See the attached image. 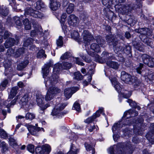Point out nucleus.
Here are the masks:
<instances>
[{"label": "nucleus", "instance_id": "obj_63", "mask_svg": "<svg viewBox=\"0 0 154 154\" xmlns=\"http://www.w3.org/2000/svg\"><path fill=\"white\" fill-rule=\"evenodd\" d=\"M57 44L58 46H62L63 44V37L60 36L58 39L57 40Z\"/></svg>", "mask_w": 154, "mask_h": 154}, {"label": "nucleus", "instance_id": "obj_52", "mask_svg": "<svg viewBox=\"0 0 154 154\" xmlns=\"http://www.w3.org/2000/svg\"><path fill=\"white\" fill-rule=\"evenodd\" d=\"M0 135L2 138L5 139L8 137L7 133L2 128L0 129Z\"/></svg>", "mask_w": 154, "mask_h": 154}, {"label": "nucleus", "instance_id": "obj_24", "mask_svg": "<svg viewBox=\"0 0 154 154\" xmlns=\"http://www.w3.org/2000/svg\"><path fill=\"white\" fill-rule=\"evenodd\" d=\"M112 83L114 86V87L115 88V89L118 92H119L121 90V88L119 85V83L118 82L117 79L115 77L112 78L111 79H110Z\"/></svg>", "mask_w": 154, "mask_h": 154}, {"label": "nucleus", "instance_id": "obj_11", "mask_svg": "<svg viewBox=\"0 0 154 154\" xmlns=\"http://www.w3.org/2000/svg\"><path fill=\"white\" fill-rule=\"evenodd\" d=\"M5 68V74L9 79L13 76V69L11 68V62L9 61H6L4 63Z\"/></svg>", "mask_w": 154, "mask_h": 154}, {"label": "nucleus", "instance_id": "obj_32", "mask_svg": "<svg viewBox=\"0 0 154 154\" xmlns=\"http://www.w3.org/2000/svg\"><path fill=\"white\" fill-rule=\"evenodd\" d=\"M63 65L62 64L58 63L55 65L53 68V74H56L58 75L57 74L60 70L63 69Z\"/></svg>", "mask_w": 154, "mask_h": 154}, {"label": "nucleus", "instance_id": "obj_8", "mask_svg": "<svg viewBox=\"0 0 154 154\" xmlns=\"http://www.w3.org/2000/svg\"><path fill=\"white\" fill-rule=\"evenodd\" d=\"M61 90L55 87H50L47 92L45 97V99L46 101H50L52 99L55 95L60 93Z\"/></svg>", "mask_w": 154, "mask_h": 154}, {"label": "nucleus", "instance_id": "obj_59", "mask_svg": "<svg viewBox=\"0 0 154 154\" xmlns=\"http://www.w3.org/2000/svg\"><path fill=\"white\" fill-rule=\"evenodd\" d=\"M63 69H68L70 68L72 66L71 63L68 62H64L63 64Z\"/></svg>", "mask_w": 154, "mask_h": 154}, {"label": "nucleus", "instance_id": "obj_41", "mask_svg": "<svg viewBox=\"0 0 154 154\" xmlns=\"http://www.w3.org/2000/svg\"><path fill=\"white\" fill-rule=\"evenodd\" d=\"M140 39L143 42L147 45L149 46L151 45V43L152 42V40L151 38L147 37H146V38L144 37L142 38V37L141 36Z\"/></svg>", "mask_w": 154, "mask_h": 154}, {"label": "nucleus", "instance_id": "obj_42", "mask_svg": "<svg viewBox=\"0 0 154 154\" xmlns=\"http://www.w3.org/2000/svg\"><path fill=\"white\" fill-rule=\"evenodd\" d=\"M8 83V81L7 79H5L2 81L0 85V90L2 91L6 88Z\"/></svg>", "mask_w": 154, "mask_h": 154}, {"label": "nucleus", "instance_id": "obj_30", "mask_svg": "<svg viewBox=\"0 0 154 154\" xmlns=\"http://www.w3.org/2000/svg\"><path fill=\"white\" fill-rule=\"evenodd\" d=\"M106 64L108 66L116 70L118 69L119 66V64L117 62L111 60L107 61Z\"/></svg>", "mask_w": 154, "mask_h": 154}, {"label": "nucleus", "instance_id": "obj_48", "mask_svg": "<svg viewBox=\"0 0 154 154\" xmlns=\"http://www.w3.org/2000/svg\"><path fill=\"white\" fill-rule=\"evenodd\" d=\"M74 77L75 79L77 81L81 80L83 79V76L79 72H76L74 73Z\"/></svg>", "mask_w": 154, "mask_h": 154}, {"label": "nucleus", "instance_id": "obj_14", "mask_svg": "<svg viewBox=\"0 0 154 154\" xmlns=\"http://www.w3.org/2000/svg\"><path fill=\"white\" fill-rule=\"evenodd\" d=\"M138 5L134 6L132 5H122L119 8V10L123 14H127L131 11L132 9H135L138 8Z\"/></svg>", "mask_w": 154, "mask_h": 154}, {"label": "nucleus", "instance_id": "obj_35", "mask_svg": "<svg viewBox=\"0 0 154 154\" xmlns=\"http://www.w3.org/2000/svg\"><path fill=\"white\" fill-rule=\"evenodd\" d=\"M23 22L26 30H30L31 28V25L30 22L27 18H26L23 20Z\"/></svg>", "mask_w": 154, "mask_h": 154}, {"label": "nucleus", "instance_id": "obj_22", "mask_svg": "<svg viewBox=\"0 0 154 154\" xmlns=\"http://www.w3.org/2000/svg\"><path fill=\"white\" fill-rule=\"evenodd\" d=\"M106 39L107 42L110 45H112L113 47L118 44V41L115 39V37L112 35L106 36Z\"/></svg>", "mask_w": 154, "mask_h": 154}, {"label": "nucleus", "instance_id": "obj_15", "mask_svg": "<svg viewBox=\"0 0 154 154\" xmlns=\"http://www.w3.org/2000/svg\"><path fill=\"white\" fill-rule=\"evenodd\" d=\"M123 148L126 149V151L125 152H122V150H120L118 151L117 154H131L134 150L133 147L132 146L130 143L127 142L125 143H124Z\"/></svg>", "mask_w": 154, "mask_h": 154}, {"label": "nucleus", "instance_id": "obj_13", "mask_svg": "<svg viewBox=\"0 0 154 154\" xmlns=\"http://www.w3.org/2000/svg\"><path fill=\"white\" fill-rule=\"evenodd\" d=\"M19 42V38L18 36L15 37V39L14 38H10L7 39L4 43V46L6 48H8L14 45H17Z\"/></svg>", "mask_w": 154, "mask_h": 154}, {"label": "nucleus", "instance_id": "obj_64", "mask_svg": "<svg viewBox=\"0 0 154 154\" xmlns=\"http://www.w3.org/2000/svg\"><path fill=\"white\" fill-rule=\"evenodd\" d=\"M27 150L30 152L33 153L34 152V146L32 144H29L27 147Z\"/></svg>", "mask_w": 154, "mask_h": 154}, {"label": "nucleus", "instance_id": "obj_9", "mask_svg": "<svg viewBox=\"0 0 154 154\" xmlns=\"http://www.w3.org/2000/svg\"><path fill=\"white\" fill-rule=\"evenodd\" d=\"M143 62L150 68L154 67V58L146 54H143L142 56Z\"/></svg>", "mask_w": 154, "mask_h": 154}, {"label": "nucleus", "instance_id": "obj_60", "mask_svg": "<svg viewBox=\"0 0 154 154\" xmlns=\"http://www.w3.org/2000/svg\"><path fill=\"white\" fill-rule=\"evenodd\" d=\"M72 109L79 112L80 110V106L79 104L76 102H75L73 105Z\"/></svg>", "mask_w": 154, "mask_h": 154}, {"label": "nucleus", "instance_id": "obj_19", "mask_svg": "<svg viewBox=\"0 0 154 154\" xmlns=\"http://www.w3.org/2000/svg\"><path fill=\"white\" fill-rule=\"evenodd\" d=\"M69 24L71 26H75L77 25L78 22V18L74 15H70L68 19Z\"/></svg>", "mask_w": 154, "mask_h": 154}, {"label": "nucleus", "instance_id": "obj_33", "mask_svg": "<svg viewBox=\"0 0 154 154\" xmlns=\"http://www.w3.org/2000/svg\"><path fill=\"white\" fill-rule=\"evenodd\" d=\"M23 15H21L20 17L17 16L14 17L13 19V22L17 26H20L22 24L21 20L24 19L23 18Z\"/></svg>", "mask_w": 154, "mask_h": 154}, {"label": "nucleus", "instance_id": "obj_21", "mask_svg": "<svg viewBox=\"0 0 154 154\" xmlns=\"http://www.w3.org/2000/svg\"><path fill=\"white\" fill-rule=\"evenodd\" d=\"M77 88H66L64 90V95L66 98L68 99L71 97L72 95L76 92L78 90Z\"/></svg>", "mask_w": 154, "mask_h": 154}, {"label": "nucleus", "instance_id": "obj_55", "mask_svg": "<svg viewBox=\"0 0 154 154\" xmlns=\"http://www.w3.org/2000/svg\"><path fill=\"white\" fill-rule=\"evenodd\" d=\"M85 146L86 147V149L87 151H90L92 150V154H94L95 153L94 149L93 148L91 145L88 144L87 143H85Z\"/></svg>", "mask_w": 154, "mask_h": 154}, {"label": "nucleus", "instance_id": "obj_26", "mask_svg": "<svg viewBox=\"0 0 154 154\" xmlns=\"http://www.w3.org/2000/svg\"><path fill=\"white\" fill-rule=\"evenodd\" d=\"M25 49L24 48H20L15 50L14 57L17 58L22 56L25 53Z\"/></svg>", "mask_w": 154, "mask_h": 154}, {"label": "nucleus", "instance_id": "obj_28", "mask_svg": "<svg viewBox=\"0 0 154 154\" xmlns=\"http://www.w3.org/2000/svg\"><path fill=\"white\" fill-rule=\"evenodd\" d=\"M3 37L5 39L7 38L11 35V33L7 31H5V28L2 26L0 23V34H3Z\"/></svg>", "mask_w": 154, "mask_h": 154}, {"label": "nucleus", "instance_id": "obj_57", "mask_svg": "<svg viewBox=\"0 0 154 154\" xmlns=\"http://www.w3.org/2000/svg\"><path fill=\"white\" fill-rule=\"evenodd\" d=\"M15 50L12 48L8 49L6 53V55L8 56H12L14 57Z\"/></svg>", "mask_w": 154, "mask_h": 154}, {"label": "nucleus", "instance_id": "obj_47", "mask_svg": "<svg viewBox=\"0 0 154 154\" xmlns=\"http://www.w3.org/2000/svg\"><path fill=\"white\" fill-rule=\"evenodd\" d=\"M130 77V75L126 73L125 71H122L121 72V79L125 82L128 77Z\"/></svg>", "mask_w": 154, "mask_h": 154}, {"label": "nucleus", "instance_id": "obj_12", "mask_svg": "<svg viewBox=\"0 0 154 154\" xmlns=\"http://www.w3.org/2000/svg\"><path fill=\"white\" fill-rule=\"evenodd\" d=\"M51 151V146L47 144H45L42 147H38L36 148L35 149L36 154H44L45 152H46L48 153Z\"/></svg>", "mask_w": 154, "mask_h": 154}, {"label": "nucleus", "instance_id": "obj_2", "mask_svg": "<svg viewBox=\"0 0 154 154\" xmlns=\"http://www.w3.org/2000/svg\"><path fill=\"white\" fill-rule=\"evenodd\" d=\"M53 65L52 61L50 60L48 63L45 64L44 67L42 68L43 77L45 79L44 82L45 86L47 88L51 85H53L58 82L59 81V77L56 74H53L48 79L46 78L49 72V68L52 66Z\"/></svg>", "mask_w": 154, "mask_h": 154}, {"label": "nucleus", "instance_id": "obj_36", "mask_svg": "<svg viewBox=\"0 0 154 154\" xmlns=\"http://www.w3.org/2000/svg\"><path fill=\"white\" fill-rule=\"evenodd\" d=\"M104 11L107 18L109 19H112L114 14L112 11H111L108 8H106L105 10Z\"/></svg>", "mask_w": 154, "mask_h": 154}, {"label": "nucleus", "instance_id": "obj_18", "mask_svg": "<svg viewBox=\"0 0 154 154\" xmlns=\"http://www.w3.org/2000/svg\"><path fill=\"white\" fill-rule=\"evenodd\" d=\"M38 124H35V126L31 125H29L28 127V130L30 133L32 135H35L39 131L42 130L44 131V129L43 128H40L37 127Z\"/></svg>", "mask_w": 154, "mask_h": 154}, {"label": "nucleus", "instance_id": "obj_4", "mask_svg": "<svg viewBox=\"0 0 154 154\" xmlns=\"http://www.w3.org/2000/svg\"><path fill=\"white\" fill-rule=\"evenodd\" d=\"M88 53L90 55L92 56L94 58L95 60L100 63H103L106 62L108 60L114 59V57L111 53H109L106 52L104 51L103 52L101 55L102 57H100L99 55L97 54H93V53H90L89 52Z\"/></svg>", "mask_w": 154, "mask_h": 154}, {"label": "nucleus", "instance_id": "obj_3", "mask_svg": "<svg viewBox=\"0 0 154 154\" xmlns=\"http://www.w3.org/2000/svg\"><path fill=\"white\" fill-rule=\"evenodd\" d=\"M18 88L17 87H13L11 89L10 94L9 95L8 99L5 101H1L0 102V108L5 106L7 108H8L14 106L16 104L17 97H16L12 100L11 99L13 98L17 94Z\"/></svg>", "mask_w": 154, "mask_h": 154}, {"label": "nucleus", "instance_id": "obj_46", "mask_svg": "<svg viewBox=\"0 0 154 154\" xmlns=\"http://www.w3.org/2000/svg\"><path fill=\"white\" fill-rule=\"evenodd\" d=\"M134 81L133 82L132 84L134 88H138L142 85L141 82L139 80L136 78H134Z\"/></svg>", "mask_w": 154, "mask_h": 154}, {"label": "nucleus", "instance_id": "obj_56", "mask_svg": "<svg viewBox=\"0 0 154 154\" xmlns=\"http://www.w3.org/2000/svg\"><path fill=\"white\" fill-rule=\"evenodd\" d=\"M2 151L4 153L8 150V144H6L5 142L3 141L1 143Z\"/></svg>", "mask_w": 154, "mask_h": 154}, {"label": "nucleus", "instance_id": "obj_62", "mask_svg": "<svg viewBox=\"0 0 154 154\" xmlns=\"http://www.w3.org/2000/svg\"><path fill=\"white\" fill-rule=\"evenodd\" d=\"M134 77H132L130 75V77H128V78L127 79L125 82L127 84L131 85L133 84V82L134 81Z\"/></svg>", "mask_w": 154, "mask_h": 154}, {"label": "nucleus", "instance_id": "obj_50", "mask_svg": "<svg viewBox=\"0 0 154 154\" xmlns=\"http://www.w3.org/2000/svg\"><path fill=\"white\" fill-rule=\"evenodd\" d=\"M113 48L114 51L115 52L121 51L123 53V51H124V45L123 46H122L120 45H117L116 46H114Z\"/></svg>", "mask_w": 154, "mask_h": 154}, {"label": "nucleus", "instance_id": "obj_44", "mask_svg": "<svg viewBox=\"0 0 154 154\" xmlns=\"http://www.w3.org/2000/svg\"><path fill=\"white\" fill-rule=\"evenodd\" d=\"M9 140L10 142V144L11 146L13 147L17 146V145L16 140L11 137H9Z\"/></svg>", "mask_w": 154, "mask_h": 154}, {"label": "nucleus", "instance_id": "obj_6", "mask_svg": "<svg viewBox=\"0 0 154 154\" xmlns=\"http://www.w3.org/2000/svg\"><path fill=\"white\" fill-rule=\"evenodd\" d=\"M68 103H57L55 104L54 108L51 112V115L53 116H57L58 118L61 117L62 116L67 113V112H62V110L67 105Z\"/></svg>", "mask_w": 154, "mask_h": 154}, {"label": "nucleus", "instance_id": "obj_23", "mask_svg": "<svg viewBox=\"0 0 154 154\" xmlns=\"http://www.w3.org/2000/svg\"><path fill=\"white\" fill-rule=\"evenodd\" d=\"M151 127H152V130L147 133L146 137L149 142L153 144L154 143V124L152 125Z\"/></svg>", "mask_w": 154, "mask_h": 154}, {"label": "nucleus", "instance_id": "obj_51", "mask_svg": "<svg viewBox=\"0 0 154 154\" xmlns=\"http://www.w3.org/2000/svg\"><path fill=\"white\" fill-rule=\"evenodd\" d=\"M66 17V14L65 13H63L61 16V21H62V22L61 23V25L62 26V28L63 29H65L66 27V25H64V22Z\"/></svg>", "mask_w": 154, "mask_h": 154}, {"label": "nucleus", "instance_id": "obj_53", "mask_svg": "<svg viewBox=\"0 0 154 154\" xmlns=\"http://www.w3.org/2000/svg\"><path fill=\"white\" fill-rule=\"evenodd\" d=\"M45 51L43 49H41L39 51L37 54V57L38 58H41L42 57H44L45 58L46 57V55L45 54Z\"/></svg>", "mask_w": 154, "mask_h": 154}, {"label": "nucleus", "instance_id": "obj_40", "mask_svg": "<svg viewBox=\"0 0 154 154\" xmlns=\"http://www.w3.org/2000/svg\"><path fill=\"white\" fill-rule=\"evenodd\" d=\"M60 6V4L58 2H54L51 5V7L53 11H56Z\"/></svg>", "mask_w": 154, "mask_h": 154}, {"label": "nucleus", "instance_id": "obj_10", "mask_svg": "<svg viewBox=\"0 0 154 154\" xmlns=\"http://www.w3.org/2000/svg\"><path fill=\"white\" fill-rule=\"evenodd\" d=\"M135 30L136 32L140 34V38L141 36H142L143 38L144 37L146 38L147 36H151L152 33L151 30L146 28H140L136 29Z\"/></svg>", "mask_w": 154, "mask_h": 154}, {"label": "nucleus", "instance_id": "obj_37", "mask_svg": "<svg viewBox=\"0 0 154 154\" xmlns=\"http://www.w3.org/2000/svg\"><path fill=\"white\" fill-rule=\"evenodd\" d=\"M71 38L77 41H80V39L79 33L75 31H72L70 34Z\"/></svg>", "mask_w": 154, "mask_h": 154}, {"label": "nucleus", "instance_id": "obj_5", "mask_svg": "<svg viewBox=\"0 0 154 154\" xmlns=\"http://www.w3.org/2000/svg\"><path fill=\"white\" fill-rule=\"evenodd\" d=\"M88 53L90 55L92 56L94 58L95 60L100 63H103L106 62L108 60L114 59V57L111 53H109L106 52L104 51L103 52L101 55L102 57H100L99 55L97 54H93V53H90L89 52Z\"/></svg>", "mask_w": 154, "mask_h": 154}, {"label": "nucleus", "instance_id": "obj_58", "mask_svg": "<svg viewBox=\"0 0 154 154\" xmlns=\"http://www.w3.org/2000/svg\"><path fill=\"white\" fill-rule=\"evenodd\" d=\"M35 117V116L34 114L29 112L27 113L25 116L26 119H30V120L34 119Z\"/></svg>", "mask_w": 154, "mask_h": 154}, {"label": "nucleus", "instance_id": "obj_34", "mask_svg": "<svg viewBox=\"0 0 154 154\" xmlns=\"http://www.w3.org/2000/svg\"><path fill=\"white\" fill-rule=\"evenodd\" d=\"M30 100V98L29 94H26L21 99L20 103L22 104V105H26Z\"/></svg>", "mask_w": 154, "mask_h": 154}, {"label": "nucleus", "instance_id": "obj_27", "mask_svg": "<svg viewBox=\"0 0 154 154\" xmlns=\"http://www.w3.org/2000/svg\"><path fill=\"white\" fill-rule=\"evenodd\" d=\"M28 59H25L23 61L19 63L17 66V69L18 70H21L24 68L29 64Z\"/></svg>", "mask_w": 154, "mask_h": 154}, {"label": "nucleus", "instance_id": "obj_1", "mask_svg": "<svg viewBox=\"0 0 154 154\" xmlns=\"http://www.w3.org/2000/svg\"><path fill=\"white\" fill-rule=\"evenodd\" d=\"M138 113L136 110L130 109L128 111L124 112V116L120 121H119L117 123L115 124L112 127V131L114 133V131L118 128H120L125 126L126 125H130L131 124L137 122L136 120L129 121L125 119V117L128 119L130 117H133L138 115Z\"/></svg>", "mask_w": 154, "mask_h": 154}, {"label": "nucleus", "instance_id": "obj_7", "mask_svg": "<svg viewBox=\"0 0 154 154\" xmlns=\"http://www.w3.org/2000/svg\"><path fill=\"white\" fill-rule=\"evenodd\" d=\"M25 17L32 16L36 18H42L44 17L43 14L38 11L34 10L30 8H27L25 10Z\"/></svg>", "mask_w": 154, "mask_h": 154}, {"label": "nucleus", "instance_id": "obj_61", "mask_svg": "<svg viewBox=\"0 0 154 154\" xmlns=\"http://www.w3.org/2000/svg\"><path fill=\"white\" fill-rule=\"evenodd\" d=\"M126 101L129 103V105L132 107L134 108L136 107L137 103L134 101H133L132 100L128 99Z\"/></svg>", "mask_w": 154, "mask_h": 154}, {"label": "nucleus", "instance_id": "obj_29", "mask_svg": "<svg viewBox=\"0 0 154 154\" xmlns=\"http://www.w3.org/2000/svg\"><path fill=\"white\" fill-rule=\"evenodd\" d=\"M42 34V29L41 28H36L31 31L30 35L32 37H36L37 35Z\"/></svg>", "mask_w": 154, "mask_h": 154}, {"label": "nucleus", "instance_id": "obj_16", "mask_svg": "<svg viewBox=\"0 0 154 154\" xmlns=\"http://www.w3.org/2000/svg\"><path fill=\"white\" fill-rule=\"evenodd\" d=\"M103 108V107L99 108V109L97 110L95 113L93 114V116L85 120L84 122L87 123L92 122L97 118L99 117L100 114L102 113Z\"/></svg>", "mask_w": 154, "mask_h": 154}, {"label": "nucleus", "instance_id": "obj_25", "mask_svg": "<svg viewBox=\"0 0 154 154\" xmlns=\"http://www.w3.org/2000/svg\"><path fill=\"white\" fill-rule=\"evenodd\" d=\"M112 83L114 86V87L115 88V89L118 92H119L121 90V88L119 85V83L118 82L117 79L115 77L112 78L111 79H110Z\"/></svg>", "mask_w": 154, "mask_h": 154}, {"label": "nucleus", "instance_id": "obj_54", "mask_svg": "<svg viewBox=\"0 0 154 154\" xmlns=\"http://www.w3.org/2000/svg\"><path fill=\"white\" fill-rule=\"evenodd\" d=\"M36 8L37 9H40L41 8L45 7L44 4L42 1L41 0H39L36 2Z\"/></svg>", "mask_w": 154, "mask_h": 154}, {"label": "nucleus", "instance_id": "obj_31", "mask_svg": "<svg viewBox=\"0 0 154 154\" xmlns=\"http://www.w3.org/2000/svg\"><path fill=\"white\" fill-rule=\"evenodd\" d=\"M95 39L97 42L101 47H103L106 42L103 39L101 36L98 35L95 37Z\"/></svg>", "mask_w": 154, "mask_h": 154}, {"label": "nucleus", "instance_id": "obj_39", "mask_svg": "<svg viewBox=\"0 0 154 154\" xmlns=\"http://www.w3.org/2000/svg\"><path fill=\"white\" fill-rule=\"evenodd\" d=\"M123 53H125L127 55L131 54V47L128 45H124V51Z\"/></svg>", "mask_w": 154, "mask_h": 154}, {"label": "nucleus", "instance_id": "obj_17", "mask_svg": "<svg viewBox=\"0 0 154 154\" xmlns=\"http://www.w3.org/2000/svg\"><path fill=\"white\" fill-rule=\"evenodd\" d=\"M36 101L38 105L40 107L42 110H44L49 106V104H48L44 105V97L42 95L36 96Z\"/></svg>", "mask_w": 154, "mask_h": 154}, {"label": "nucleus", "instance_id": "obj_43", "mask_svg": "<svg viewBox=\"0 0 154 154\" xmlns=\"http://www.w3.org/2000/svg\"><path fill=\"white\" fill-rule=\"evenodd\" d=\"M74 6L73 4L70 3L69 4L66 9V11L68 14L71 13L74 11Z\"/></svg>", "mask_w": 154, "mask_h": 154}, {"label": "nucleus", "instance_id": "obj_45", "mask_svg": "<svg viewBox=\"0 0 154 154\" xmlns=\"http://www.w3.org/2000/svg\"><path fill=\"white\" fill-rule=\"evenodd\" d=\"M33 42V40L32 38H28L24 41L23 46L27 47L29 45L31 44Z\"/></svg>", "mask_w": 154, "mask_h": 154}, {"label": "nucleus", "instance_id": "obj_38", "mask_svg": "<svg viewBox=\"0 0 154 154\" xmlns=\"http://www.w3.org/2000/svg\"><path fill=\"white\" fill-rule=\"evenodd\" d=\"M100 46L99 45L97 44L94 43L91 44L90 47L93 50L98 53L100 52Z\"/></svg>", "mask_w": 154, "mask_h": 154}, {"label": "nucleus", "instance_id": "obj_49", "mask_svg": "<svg viewBox=\"0 0 154 154\" xmlns=\"http://www.w3.org/2000/svg\"><path fill=\"white\" fill-rule=\"evenodd\" d=\"M9 10L7 8L4 7V8H1L0 9V13L3 16H7L8 14Z\"/></svg>", "mask_w": 154, "mask_h": 154}, {"label": "nucleus", "instance_id": "obj_20", "mask_svg": "<svg viewBox=\"0 0 154 154\" xmlns=\"http://www.w3.org/2000/svg\"><path fill=\"white\" fill-rule=\"evenodd\" d=\"M84 42L87 44L94 39L93 35L88 31L84 30L82 33Z\"/></svg>", "mask_w": 154, "mask_h": 154}]
</instances>
